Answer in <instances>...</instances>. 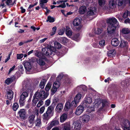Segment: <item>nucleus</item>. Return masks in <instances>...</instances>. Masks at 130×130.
Here are the masks:
<instances>
[{"mask_svg": "<svg viewBox=\"0 0 130 130\" xmlns=\"http://www.w3.org/2000/svg\"><path fill=\"white\" fill-rule=\"evenodd\" d=\"M91 59L89 57H87L85 58L84 60V63L85 64H87L90 62Z\"/></svg>", "mask_w": 130, "mask_h": 130, "instance_id": "ea45409f", "label": "nucleus"}, {"mask_svg": "<svg viewBox=\"0 0 130 130\" xmlns=\"http://www.w3.org/2000/svg\"><path fill=\"white\" fill-rule=\"evenodd\" d=\"M94 107H90L88 109V111L89 112H91V111H94Z\"/></svg>", "mask_w": 130, "mask_h": 130, "instance_id": "69168bd1", "label": "nucleus"}, {"mask_svg": "<svg viewBox=\"0 0 130 130\" xmlns=\"http://www.w3.org/2000/svg\"><path fill=\"white\" fill-rule=\"evenodd\" d=\"M80 90H82L83 91L82 93H85L87 90V87L85 85H81L79 86Z\"/></svg>", "mask_w": 130, "mask_h": 130, "instance_id": "473e14b6", "label": "nucleus"}, {"mask_svg": "<svg viewBox=\"0 0 130 130\" xmlns=\"http://www.w3.org/2000/svg\"><path fill=\"white\" fill-rule=\"evenodd\" d=\"M60 42L62 44H65L68 41V40L65 37H62L60 38L59 39Z\"/></svg>", "mask_w": 130, "mask_h": 130, "instance_id": "c85d7f7f", "label": "nucleus"}, {"mask_svg": "<svg viewBox=\"0 0 130 130\" xmlns=\"http://www.w3.org/2000/svg\"><path fill=\"white\" fill-rule=\"evenodd\" d=\"M52 85V84L51 82H49L47 83L45 88V90L46 91V92H48H48L51 88Z\"/></svg>", "mask_w": 130, "mask_h": 130, "instance_id": "c756f323", "label": "nucleus"}, {"mask_svg": "<svg viewBox=\"0 0 130 130\" xmlns=\"http://www.w3.org/2000/svg\"><path fill=\"white\" fill-rule=\"evenodd\" d=\"M55 47L56 49V48L59 49L62 48V45L58 42H55L54 43Z\"/></svg>", "mask_w": 130, "mask_h": 130, "instance_id": "7c9ffc66", "label": "nucleus"}, {"mask_svg": "<svg viewBox=\"0 0 130 130\" xmlns=\"http://www.w3.org/2000/svg\"><path fill=\"white\" fill-rule=\"evenodd\" d=\"M102 108H103L107 105L108 102L106 100H103L102 102Z\"/></svg>", "mask_w": 130, "mask_h": 130, "instance_id": "09e8293b", "label": "nucleus"}, {"mask_svg": "<svg viewBox=\"0 0 130 130\" xmlns=\"http://www.w3.org/2000/svg\"><path fill=\"white\" fill-rule=\"evenodd\" d=\"M105 42L104 40H102L99 42V44L101 46H103L105 45Z\"/></svg>", "mask_w": 130, "mask_h": 130, "instance_id": "3c124183", "label": "nucleus"}, {"mask_svg": "<svg viewBox=\"0 0 130 130\" xmlns=\"http://www.w3.org/2000/svg\"><path fill=\"white\" fill-rule=\"evenodd\" d=\"M46 81L47 80L44 79L41 80L39 84V87L41 88V89L44 88Z\"/></svg>", "mask_w": 130, "mask_h": 130, "instance_id": "6ab92c4d", "label": "nucleus"}, {"mask_svg": "<svg viewBox=\"0 0 130 130\" xmlns=\"http://www.w3.org/2000/svg\"><path fill=\"white\" fill-rule=\"evenodd\" d=\"M51 123L53 126H55L59 124V122L58 121L54 120L51 122Z\"/></svg>", "mask_w": 130, "mask_h": 130, "instance_id": "49530a36", "label": "nucleus"}, {"mask_svg": "<svg viewBox=\"0 0 130 130\" xmlns=\"http://www.w3.org/2000/svg\"><path fill=\"white\" fill-rule=\"evenodd\" d=\"M51 101L49 100H46L45 102V105H46V106H49L50 103Z\"/></svg>", "mask_w": 130, "mask_h": 130, "instance_id": "338daca9", "label": "nucleus"}, {"mask_svg": "<svg viewBox=\"0 0 130 130\" xmlns=\"http://www.w3.org/2000/svg\"><path fill=\"white\" fill-rule=\"evenodd\" d=\"M53 86L54 87H56V88L57 89L59 87L60 85L59 84H57V82H55L53 84Z\"/></svg>", "mask_w": 130, "mask_h": 130, "instance_id": "0e129e2a", "label": "nucleus"}, {"mask_svg": "<svg viewBox=\"0 0 130 130\" xmlns=\"http://www.w3.org/2000/svg\"><path fill=\"white\" fill-rule=\"evenodd\" d=\"M55 18L54 17H52L50 15L48 16L47 19L46 20V22L49 21L50 23H53L55 21Z\"/></svg>", "mask_w": 130, "mask_h": 130, "instance_id": "2f4dec72", "label": "nucleus"}, {"mask_svg": "<svg viewBox=\"0 0 130 130\" xmlns=\"http://www.w3.org/2000/svg\"><path fill=\"white\" fill-rule=\"evenodd\" d=\"M49 115L46 112L44 113L43 115V119L45 120L46 119Z\"/></svg>", "mask_w": 130, "mask_h": 130, "instance_id": "6e6d98bb", "label": "nucleus"}, {"mask_svg": "<svg viewBox=\"0 0 130 130\" xmlns=\"http://www.w3.org/2000/svg\"><path fill=\"white\" fill-rule=\"evenodd\" d=\"M84 109V107L81 106H79L76 109L75 111L76 114L77 115H80L83 112Z\"/></svg>", "mask_w": 130, "mask_h": 130, "instance_id": "1a4fd4ad", "label": "nucleus"}, {"mask_svg": "<svg viewBox=\"0 0 130 130\" xmlns=\"http://www.w3.org/2000/svg\"><path fill=\"white\" fill-rule=\"evenodd\" d=\"M79 35L78 34H75L72 37V39L74 40H76L79 37Z\"/></svg>", "mask_w": 130, "mask_h": 130, "instance_id": "5fc2aeb1", "label": "nucleus"}, {"mask_svg": "<svg viewBox=\"0 0 130 130\" xmlns=\"http://www.w3.org/2000/svg\"><path fill=\"white\" fill-rule=\"evenodd\" d=\"M45 109V106H43L42 107H41L40 109L39 110V112L40 114H42L43 113Z\"/></svg>", "mask_w": 130, "mask_h": 130, "instance_id": "13d9d810", "label": "nucleus"}, {"mask_svg": "<svg viewBox=\"0 0 130 130\" xmlns=\"http://www.w3.org/2000/svg\"><path fill=\"white\" fill-rule=\"evenodd\" d=\"M63 105L61 103H58L57 105L55 110L57 112L60 113L61 112L63 109Z\"/></svg>", "mask_w": 130, "mask_h": 130, "instance_id": "ddd939ff", "label": "nucleus"}, {"mask_svg": "<svg viewBox=\"0 0 130 130\" xmlns=\"http://www.w3.org/2000/svg\"><path fill=\"white\" fill-rule=\"evenodd\" d=\"M81 23V21L79 18H77L75 19L73 22V24L75 26H77L80 24Z\"/></svg>", "mask_w": 130, "mask_h": 130, "instance_id": "412c9836", "label": "nucleus"}, {"mask_svg": "<svg viewBox=\"0 0 130 130\" xmlns=\"http://www.w3.org/2000/svg\"><path fill=\"white\" fill-rule=\"evenodd\" d=\"M96 11V8L94 7H91L87 12V15H92L95 14Z\"/></svg>", "mask_w": 130, "mask_h": 130, "instance_id": "f8f14e48", "label": "nucleus"}, {"mask_svg": "<svg viewBox=\"0 0 130 130\" xmlns=\"http://www.w3.org/2000/svg\"><path fill=\"white\" fill-rule=\"evenodd\" d=\"M121 32L123 34H128L130 32V30L128 28H124L122 29Z\"/></svg>", "mask_w": 130, "mask_h": 130, "instance_id": "bb28decb", "label": "nucleus"}, {"mask_svg": "<svg viewBox=\"0 0 130 130\" xmlns=\"http://www.w3.org/2000/svg\"><path fill=\"white\" fill-rule=\"evenodd\" d=\"M109 6L110 8L113 9L116 7V3L114 1H110L109 3Z\"/></svg>", "mask_w": 130, "mask_h": 130, "instance_id": "cd10ccee", "label": "nucleus"}, {"mask_svg": "<svg viewBox=\"0 0 130 130\" xmlns=\"http://www.w3.org/2000/svg\"><path fill=\"white\" fill-rule=\"evenodd\" d=\"M49 95L48 92L45 93V91L42 89L38 90L35 93L33 96V98H35L36 99L44 100Z\"/></svg>", "mask_w": 130, "mask_h": 130, "instance_id": "39448f33", "label": "nucleus"}, {"mask_svg": "<svg viewBox=\"0 0 130 130\" xmlns=\"http://www.w3.org/2000/svg\"><path fill=\"white\" fill-rule=\"evenodd\" d=\"M66 33L67 35L69 37L71 36L72 35V31L71 30H68L66 31Z\"/></svg>", "mask_w": 130, "mask_h": 130, "instance_id": "c03bdc74", "label": "nucleus"}, {"mask_svg": "<svg viewBox=\"0 0 130 130\" xmlns=\"http://www.w3.org/2000/svg\"><path fill=\"white\" fill-rule=\"evenodd\" d=\"M12 0H7L6 2V3L7 5L8 6L13 5V4L12 3Z\"/></svg>", "mask_w": 130, "mask_h": 130, "instance_id": "de8ad7c7", "label": "nucleus"}, {"mask_svg": "<svg viewBox=\"0 0 130 130\" xmlns=\"http://www.w3.org/2000/svg\"><path fill=\"white\" fill-rule=\"evenodd\" d=\"M123 124L122 127L130 126V122L128 120L124 119L123 121Z\"/></svg>", "mask_w": 130, "mask_h": 130, "instance_id": "b1692460", "label": "nucleus"}, {"mask_svg": "<svg viewBox=\"0 0 130 130\" xmlns=\"http://www.w3.org/2000/svg\"><path fill=\"white\" fill-rule=\"evenodd\" d=\"M54 107L53 106H50L48 107L46 112L50 116H52L54 113Z\"/></svg>", "mask_w": 130, "mask_h": 130, "instance_id": "4468645a", "label": "nucleus"}, {"mask_svg": "<svg viewBox=\"0 0 130 130\" xmlns=\"http://www.w3.org/2000/svg\"><path fill=\"white\" fill-rule=\"evenodd\" d=\"M19 70L22 74L23 72H24L23 66L22 65L20 64L19 66Z\"/></svg>", "mask_w": 130, "mask_h": 130, "instance_id": "79ce46f5", "label": "nucleus"}, {"mask_svg": "<svg viewBox=\"0 0 130 130\" xmlns=\"http://www.w3.org/2000/svg\"><path fill=\"white\" fill-rule=\"evenodd\" d=\"M19 107V105L17 103H15L13 106V110L14 111H16L18 108Z\"/></svg>", "mask_w": 130, "mask_h": 130, "instance_id": "4c0bfd02", "label": "nucleus"}, {"mask_svg": "<svg viewBox=\"0 0 130 130\" xmlns=\"http://www.w3.org/2000/svg\"><path fill=\"white\" fill-rule=\"evenodd\" d=\"M35 117V115H32L29 116L28 118V122L30 124L34 123V121Z\"/></svg>", "mask_w": 130, "mask_h": 130, "instance_id": "5701e85b", "label": "nucleus"}, {"mask_svg": "<svg viewBox=\"0 0 130 130\" xmlns=\"http://www.w3.org/2000/svg\"><path fill=\"white\" fill-rule=\"evenodd\" d=\"M116 52L114 49H112L107 52V55L110 58H113L116 55Z\"/></svg>", "mask_w": 130, "mask_h": 130, "instance_id": "9b49d317", "label": "nucleus"}, {"mask_svg": "<svg viewBox=\"0 0 130 130\" xmlns=\"http://www.w3.org/2000/svg\"><path fill=\"white\" fill-rule=\"evenodd\" d=\"M81 127V124L79 123L75 122L74 125V128L76 129L79 130Z\"/></svg>", "mask_w": 130, "mask_h": 130, "instance_id": "c9c22d12", "label": "nucleus"}, {"mask_svg": "<svg viewBox=\"0 0 130 130\" xmlns=\"http://www.w3.org/2000/svg\"><path fill=\"white\" fill-rule=\"evenodd\" d=\"M40 100L37 105V107L38 108L40 107L43 104V101L42 100Z\"/></svg>", "mask_w": 130, "mask_h": 130, "instance_id": "a18cd8bd", "label": "nucleus"}, {"mask_svg": "<svg viewBox=\"0 0 130 130\" xmlns=\"http://www.w3.org/2000/svg\"><path fill=\"white\" fill-rule=\"evenodd\" d=\"M87 10L86 7L84 6H81L79 9L78 12L80 14H84Z\"/></svg>", "mask_w": 130, "mask_h": 130, "instance_id": "dca6fc26", "label": "nucleus"}, {"mask_svg": "<svg viewBox=\"0 0 130 130\" xmlns=\"http://www.w3.org/2000/svg\"><path fill=\"white\" fill-rule=\"evenodd\" d=\"M98 3L100 6H102L105 4V0H99Z\"/></svg>", "mask_w": 130, "mask_h": 130, "instance_id": "58836bf2", "label": "nucleus"}, {"mask_svg": "<svg viewBox=\"0 0 130 130\" xmlns=\"http://www.w3.org/2000/svg\"><path fill=\"white\" fill-rule=\"evenodd\" d=\"M18 114L19 115L21 119H24L26 117V112L25 109H20L18 112Z\"/></svg>", "mask_w": 130, "mask_h": 130, "instance_id": "6e6552de", "label": "nucleus"}, {"mask_svg": "<svg viewBox=\"0 0 130 130\" xmlns=\"http://www.w3.org/2000/svg\"><path fill=\"white\" fill-rule=\"evenodd\" d=\"M13 93L12 90H9L7 92L6 95L7 99L11 100L13 97Z\"/></svg>", "mask_w": 130, "mask_h": 130, "instance_id": "f3484780", "label": "nucleus"}, {"mask_svg": "<svg viewBox=\"0 0 130 130\" xmlns=\"http://www.w3.org/2000/svg\"><path fill=\"white\" fill-rule=\"evenodd\" d=\"M57 28L56 26H54L52 28V31L51 35H54L55 34L57 30Z\"/></svg>", "mask_w": 130, "mask_h": 130, "instance_id": "864d4df0", "label": "nucleus"}, {"mask_svg": "<svg viewBox=\"0 0 130 130\" xmlns=\"http://www.w3.org/2000/svg\"><path fill=\"white\" fill-rule=\"evenodd\" d=\"M24 65L25 69L27 71H29L31 68V66L30 62L26 61Z\"/></svg>", "mask_w": 130, "mask_h": 130, "instance_id": "a211bd4d", "label": "nucleus"}, {"mask_svg": "<svg viewBox=\"0 0 130 130\" xmlns=\"http://www.w3.org/2000/svg\"><path fill=\"white\" fill-rule=\"evenodd\" d=\"M34 7V6L33 4H31L30 5L28 8V9H27V10L28 11H29V12H30L32 11V10H31L30 9Z\"/></svg>", "mask_w": 130, "mask_h": 130, "instance_id": "052dcab7", "label": "nucleus"}, {"mask_svg": "<svg viewBox=\"0 0 130 130\" xmlns=\"http://www.w3.org/2000/svg\"><path fill=\"white\" fill-rule=\"evenodd\" d=\"M124 0H118V5L119 6H121L123 5Z\"/></svg>", "mask_w": 130, "mask_h": 130, "instance_id": "8fccbe9b", "label": "nucleus"}, {"mask_svg": "<svg viewBox=\"0 0 130 130\" xmlns=\"http://www.w3.org/2000/svg\"><path fill=\"white\" fill-rule=\"evenodd\" d=\"M48 1L47 0H40L39 3L40 4L43 5V4L47 3Z\"/></svg>", "mask_w": 130, "mask_h": 130, "instance_id": "680f3d73", "label": "nucleus"}, {"mask_svg": "<svg viewBox=\"0 0 130 130\" xmlns=\"http://www.w3.org/2000/svg\"><path fill=\"white\" fill-rule=\"evenodd\" d=\"M23 54H17V58L18 59H21L23 56Z\"/></svg>", "mask_w": 130, "mask_h": 130, "instance_id": "603ef678", "label": "nucleus"}, {"mask_svg": "<svg viewBox=\"0 0 130 130\" xmlns=\"http://www.w3.org/2000/svg\"><path fill=\"white\" fill-rule=\"evenodd\" d=\"M33 87L29 83L27 82L22 89V93L21 95L19 100L20 106H24L25 100L28 96L29 92L33 91Z\"/></svg>", "mask_w": 130, "mask_h": 130, "instance_id": "f257e3e1", "label": "nucleus"}, {"mask_svg": "<svg viewBox=\"0 0 130 130\" xmlns=\"http://www.w3.org/2000/svg\"><path fill=\"white\" fill-rule=\"evenodd\" d=\"M92 99L89 97H86L85 100L84 101L83 106L85 107H89L88 104H91L92 102Z\"/></svg>", "mask_w": 130, "mask_h": 130, "instance_id": "0eeeda50", "label": "nucleus"}, {"mask_svg": "<svg viewBox=\"0 0 130 130\" xmlns=\"http://www.w3.org/2000/svg\"><path fill=\"white\" fill-rule=\"evenodd\" d=\"M120 41L118 38H115L112 39L111 41V43L112 45L114 46H117L119 43Z\"/></svg>", "mask_w": 130, "mask_h": 130, "instance_id": "2eb2a0df", "label": "nucleus"}, {"mask_svg": "<svg viewBox=\"0 0 130 130\" xmlns=\"http://www.w3.org/2000/svg\"><path fill=\"white\" fill-rule=\"evenodd\" d=\"M125 38L128 41H130V34L126 35L125 37Z\"/></svg>", "mask_w": 130, "mask_h": 130, "instance_id": "774afa93", "label": "nucleus"}, {"mask_svg": "<svg viewBox=\"0 0 130 130\" xmlns=\"http://www.w3.org/2000/svg\"><path fill=\"white\" fill-rule=\"evenodd\" d=\"M82 93L81 92L78 93L76 95V96L74 99V100L72 102L71 100H69V101L67 102L65 105L64 109L65 110H68L70 108H75L77 106V104L80 100L82 96Z\"/></svg>", "mask_w": 130, "mask_h": 130, "instance_id": "7ed1b4c3", "label": "nucleus"}, {"mask_svg": "<svg viewBox=\"0 0 130 130\" xmlns=\"http://www.w3.org/2000/svg\"><path fill=\"white\" fill-rule=\"evenodd\" d=\"M128 43L126 41L123 40H121V43L120 46L121 47H126Z\"/></svg>", "mask_w": 130, "mask_h": 130, "instance_id": "a878e982", "label": "nucleus"}, {"mask_svg": "<svg viewBox=\"0 0 130 130\" xmlns=\"http://www.w3.org/2000/svg\"><path fill=\"white\" fill-rule=\"evenodd\" d=\"M95 106H96L97 107H98L100 105L101 102L100 101H98L97 100L96 101H95Z\"/></svg>", "mask_w": 130, "mask_h": 130, "instance_id": "e2e57ef3", "label": "nucleus"}, {"mask_svg": "<svg viewBox=\"0 0 130 130\" xmlns=\"http://www.w3.org/2000/svg\"><path fill=\"white\" fill-rule=\"evenodd\" d=\"M108 27L107 29L108 33L111 35L115 34L116 28L118 25L117 19L115 18H110L106 20Z\"/></svg>", "mask_w": 130, "mask_h": 130, "instance_id": "f03ea898", "label": "nucleus"}, {"mask_svg": "<svg viewBox=\"0 0 130 130\" xmlns=\"http://www.w3.org/2000/svg\"><path fill=\"white\" fill-rule=\"evenodd\" d=\"M66 5L64 3H63L62 4L59 5L58 6H57L56 7L59 8L61 7L62 8H65L66 7Z\"/></svg>", "mask_w": 130, "mask_h": 130, "instance_id": "4d7b16f0", "label": "nucleus"}, {"mask_svg": "<svg viewBox=\"0 0 130 130\" xmlns=\"http://www.w3.org/2000/svg\"><path fill=\"white\" fill-rule=\"evenodd\" d=\"M37 61L38 63L40 66H43L45 64L44 61L42 59H37Z\"/></svg>", "mask_w": 130, "mask_h": 130, "instance_id": "72a5a7b5", "label": "nucleus"}, {"mask_svg": "<svg viewBox=\"0 0 130 130\" xmlns=\"http://www.w3.org/2000/svg\"><path fill=\"white\" fill-rule=\"evenodd\" d=\"M39 100L36 99L35 98H33L32 101L31 105L32 106L35 107L36 105V103Z\"/></svg>", "mask_w": 130, "mask_h": 130, "instance_id": "f704fd0d", "label": "nucleus"}, {"mask_svg": "<svg viewBox=\"0 0 130 130\" xmlns=\"http://www.w3.org/2000/svg\"><path fill=\"white\" fill-rule=\"evenodd\" d=\"M36 124V126L38 127H40V125L41 124V120L40 119L38 120V121H37Z\"/></svg>", "mask_w": 130, "mask_h": 130, "instance_id": "bf43d9fd", "label": "nucleus"}, {"mask_svg": "<svg viewBox=\"0 0 130 130\" xmlns=\"http://www.w3.org/2000/svg\"><path fill=\"white\" fill-rule=\"evenodd\" d=\"M33 40V39H32L30 40H28L26 41H24V42H20L19 44V45L20 46H21L24 43H28V42H30L32 41Z\"/></svg>", "mask_w": 130, "mask_h": 130, "instance_id": "37998d69", "label": "nucleus"}, {"mask_svg": "<svg viewBox=\"0 0 130 130\" xmlns=\"http://www.w3.org/2000/svg\"><path fill=\"white\" fill-rule=\"evenodd\" d=\"M59 101V99L58 98L54 97L53 100V101L52 103V105L55 107L56 105V103Z\"/></svg>", "mask_w": 130, "mask_h": 130, "instance_id": "e433bc0d", "label": "nucleus"}, {"mask_svg": "<svg viewBox=\"0 0 130 130\" xmlns=\"http://www.w3.org/2000/svg\"><path fill=\"white\" fill-rule=\"evenodd\" d=\"M57 89L53 87V86L51 90V95H53L57 91Z\"/></svg>", "mask_w": 130, "mask_h": 130, "instance_id": "a19ab883", "label": "nucleus"}, {"mask_svg": "<svg viewBox=\"0 0 130 130\" xmlns=\"http://www.w3.org/2000/svg\"><path fill=\"white\" fill-rule=\"evenodd\" d=\"M70 124L69 122H66L64 125L62 130H70Z\"/></svg>", "mask_w": 130, "mask_h": 130, "instance_id": "aec40b11", "label": "nucleus"}, {"mask_svg": "<svg viewBox=\"0 0 130 130\" xmlns=\"http://www.w3.org/2000/svg\"><path fill=\"white\" fill-rule=\"evenodd\" d=\"M14 77H11L10 78H8L5 81V83L7 85H9L14 80Z\"/></svg>", "mask_w": 130, "mask_h": 130, "instance_id": "393cba45", "label": "nucleus"}, {"mask_svg": "<svg viewBox=\"0 0 130 130\" xmlns=\"http://www.w3.org/2000/svg\"><path fill=\"white\" fill-rule=\"evenodd\" d=\"M67 48H65L64 47H63L61 48L60 51L57 50L54 47L51 45L49 46V54L50 55H53L56 54L58 56H62L64 55L67 51Z\"/></svg>", "mask_w": 130, "mask_h": 130, "instance_id": "20e7f679", "label": "nucleus"}, {"mask_svg": "<svg viewBox=\"0 0 130 130\" xmlns=\"http://www.w3.org/2000/svg\"><path fill=\"white\" fill-rule=\"evenodd\" d=\"M49 46L48 47H45L43 48L42 49V53L39 52L38 50L35 51V55L38 57L41 58H42L43 56L45 55L46 56L50 55L49 54Z\"/></svg>", "mask_w": 130, "mask_h": 130, "instance_id": "423d86ee", "label": "nucleus"}, {"mask_svg": "<svg viewBox=\"0 0 130 130\" xmlns=\"http://www.w3.org/2000/svg\"><path fill=\"white\" fill-rule=\"evenodd\" d=\"M67 115L65 113L63 114L60 117V122L62 123L64 122L67 119Z\"/></svg>", "mask_w": 130, "mask_h": 130, "instance_id": "4be33fe9", "label": "nucleus"}, {"mask_svg": "<svg viewBox=\"0 0 130 130\" xmlns=\"http://www.w3.org/2000/svg\"><path fill=\"white\" fill-rule=\"evenodd\" d=\"M90 119V117L89 115H84L82 117H80V120H82V121L83 123L87 122Z\"/></svg>", "mask_w": 130, "mask_h": 130, "instance_id": "9d476101", "label": "nucleus"}]
</instances>
